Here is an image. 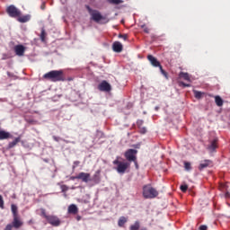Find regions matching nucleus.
<instances>
[{
    "instance_id": "obj_6",
    "label": "nucleus",
    "mask_w": 230,
    "mask_h": 230,
    "mask_svg": "<svg viewBox=\"0 0 230 230\" xmlns=\"http://www.w3.org/2000/svg\"><path fill=\"white\" fill-rule=\"evenodd\" d=\"M5 13L10 18L13 19L22 16V11L13 4L8 5L5 9Z\"/></svg>"
},
{
    "instance_id": "obj_44",
    "label": "nucleus",
    "mask_w": 230,
    "mask_h": 230,
    "mask_svg": "<svg viewBox=\"0 0 230 230\" xmlns=\"http://www.w3.org/2000/svg\"><path fill=\"white\" fill-rule=\"evenodd\" d=\"M70 180H72V181L78 180L77 175H75V176H71Z\"/></svg>"
},
{
    "instance_id": "obj_11",
    "label": "nucleus",
    "mask_w": 230,
    "mask_h": 230,
    "mask_svg": "<svg viewBox=\"0 0 230 230\" xmlns=\"http://www.w3.org/2000/svg\"><path fill=\"white\" fill-rule=\"evenodd\" d=\"M14 53L18 57H23L25 53V47L23 45H16L14 46Z\"/></svg>"
},
{
    "instance_id": "obj_8",
    "label": "nucleus",
    "mask_w": 230,
    "mask_h": 230,
    "mask_svg": "<svg viewBox=\"0 0 230 230\" xmlns=\"http://www.w3.org/2000/svg\"><path fill=\"white\" fill-rule=\"evenodd\" d=\"M47 222L55 227L61 225V219L56 215H49V217L47 218Z\"/></svg>"
},
{
    "instance_id": "obj_28",
    "label": "nucleus",
    "mask_w": 230,
    "mask_h": 230,
    "mask_svg": "<svg viewBox=\"0 0 230 230\" xmlns=\"http://www.w3.org/2000/svg\"><path fill=\"white\" fill-rule=\"evenodd\" d=\"M108 3L111 4L119 5V4H121L123 1L122 0H108Z\"/></svg>"
},
{
    "instance_id": "obj_43",
    "label": "nucleus",
    "mask_w": 230,
    "mask_h": 230,
    "mask_svg": "<svg viewBox=\"0 0 230 230\" xmlns=\"http://www.w3.org/2000/svg\"><path fill=\"white\" fill-rule=\"evenodd\" d=\"M76 221H81L82 220V216L78 215L75 217Z\"/></svg>"
},
{
    "instance_id": "obj_25",
    "label": "nucleus",
    "mask_w": 230,
    "mask_h": 230,
    "mask_svg": "<svg viewBox=\"0 0 230 230\" xmlns=\"http://www.w3.org/2000/svg\"><path fill=\"white\" fill-rule=\"evenodd\" d=\"M40 217H42L46 220H48V217H49V215L47 214L46 209L43 208H40Z\"/></svg>"
},
{
    "instance_id": "obj_36",
    "label": "nucleus",
    "mask_w": 230,
    "mask_h": 230,
    "mask_svg": "<svg viewBox=\"0 0 230 230\" xmlns=\"http://www.w3.org/2000/svg\"><path fill=\"white\" fill-rule=\"evenodd\" d=\"M69 190V187L66 184L61 185L62 192H66Z\"/></svg>"
},
{
    "instance_id": "obj_21",
    "label": "nucleus",
    "mask_w": 230,
    "mask_h": 230,
    "mask_svg": "<svg viewBox=\"0 0 230 230\" xmlns=\"http://www.w3.org/2000/svg\"><path fill=\"white\" fill-rule=\"evenodd\" d=\"M180 78H182L183 80L187 82H191V79L190 78V74L184 73V72H180L179 75Z\"/></svg>"
},
{
    "instance_id": "obj_29",
    "label": "nucleus",
    "mask_w": 230,
    "mask_h": 230,
    "mask_svg": "<svg viewBox=\"0 0 230 230\" xmlns=\"http://www.w3.org/2000/svg\"><path fill=\"white\" fill-rule=\"evenodd\" d=\"M184 168H185V171H191V163L190 162H184Z\"/></svg>"
},
{
    "instance_id": "obj_14",
    "label": "nucleus",
    "mask_w": 230,
    "mask_h": 230,
    "mask_svg": "<svg viewBox=\"0 0 230 230\" xmlns=\"http://www.w3.org/2000/svg\"><path fill=\"white\" fill-rule=\"evenodd\" d=\"M12 137H13V135L10 132L4 129H0V141L7 140Z\"/></svg>"
},
{
    "instance_id": "obj_20",
    "label": "nucleus",
    "mask_w": 230,
    "mask_h": 230,
    "mask_svg": "<svg viewBox=\"0 0 230 230\" xmlns=\"http://www.w3.org/2000/svg\"><path fill=\"white\" fill-rule=\"evenodd\" d=\"M127 222H128V217L122 216L119 217V219L118 221V226L119 227H123Z\"/></svg>"
},
{
    "instance_id": "obj_46",
    "label": "nucleus",
    "mask_w": 230,
    "mask_h": 230,
    "mask_svg": "<svg viewBox=\"0 0 230 230\" xmlns=\"http://www.w3.org/2000/svg\"><path fill=\"white\" fill-rule=\"evenodd\" d=\"M155 110L156 111H159V106H156V107L155 108Z\"/></svg>"
},
{
    "instance_id": "obj_19",
    "label": "nucleus",
    "mask_w": 230,
    "mask_h": 230,
    "mask_svg": "<svg viewBox=\"0 0 230 230\" xmlns=\"http://www.w3.org/2000/svg\"><path fill=\"white\" fill-rule=\"evenodd\" d=\"M47 36H48V33H47L45 28H41V32L40 35V41L45 43Z\"/></svg>"
},
{
    "instance_id": "obj_30",
    "label": "nucleus",
    "mask_w": 230,
    "mask_h": 230,
    "mask_svg": "<svg viewBox=\"0 0 230 230\" xmlns=\"http://www.w3.org/2000/svg\"><path fill=\"white\" fill-rule=\"evenodd\" d=\"M161 71V74L165 77L168 78V73L166 71H164V69H163V66H161L160 67H158Z\"/></svg>"
},
{
    "instance_id": "obj_42",
    "label": "nucleus",
    "mask_w": 230,
    "mask_h": 230,
    "mask_svg": "<svg viewBox=\"0 0 230 230\" xmlns=\"http://www.w3.org/2000/svg\"><path fill=\"white\" fill-rule=\"evenodd\" d=\"M40 9H41L42 11H44V10L46 9V4H45V3H43V4L40 5Z\"/></svg>"
},
{
    "instance_id": "obj_31",
    "label": "nucleus",
    "mask_w": 230,
    "mask_h": 230,
    "mask_svg": "<svg viewBox=\"0 0 230 230\" xmlns=\"http://www.w3.org/2000/svg\"><path fill=\"white\" fill-rule=\"evenodd\" d=\"M0 208L4 209V200L2 195H0Z\"/></svg>"
},
{
    "instance_id": "obj_7",
    "label": "nucleus",
    "mask_w": 230,
    "mask_h": 230,
    "mask_svg": "<svg viewBox=\"0 0 230 230\" xmlns=\"http://www.w3.org/2000/svg\"><path fill=\"white\" fill-rule=\"evenodd\" d=\"M137 150L133 149V148L128 149L124 154V156H125L126 160L129 164H131L132 162H136V160H137Z\"/></svg>"
},
{
    "instance_id": "obj_22",
    "label": "nucleus",
    "mask_w": 230,
    "mask_h": 230,
    "mask_svg": "<svg viewBox=\"0 0 230 230\" xmlns=\"http://www.w3.org/2000/svg\"><path fill=\"white\" fill-rule=\"evenodd\" d=\"M217 139H214L211 144L208 146V149L210 151V152H214L216 150V148L217 147Z\"/></svg>"
},
{
    "instance_id": "obj_4",
    "label": "nucleus",
    "mask_w": 230,
    "mask_h": 230,
    "mask_svg": "<svg viewBox=\"0 0 230 230\" xmlns=\"http://www.w3.org/2000/svg\"><path fill=\"white\" fill-rule=\"evenodd\" d=\"M113 164L116 165L115 170L119 174H125L131 166L130 162L120 161L119 157L113 161Z\"/></svg>"
},
{
    "instance_id": "obj_2",
    "label": "nucleus",
    "mask_w": 230,
    "mask_h": 230,
    "mask_svg": "<svg viewBox=\"0 0 230 230\" xmlns=\"http://www.w3.org/2000/svg\"><path fill=\"white\" fill-rule=\"evenodd\" d=\"M43 79L50 81L52 83L65 82L66 76L64 70H51L43 75Z\"/></svg>"
},
{
    "instance_id": "obj_9",
    "label": "nucleus",
    "mask_w": 230,
    "mask_h": 230,
    "mask_svg": "<svg viewBox=\"0 0 230 230\" xmlns=\"http://www.w3.org/2000/svg\"><path fill=\"white\" fill-rule=\"evenodd\" d=\"M98 90L101 92L110 93L112 90L111 84L108 83L106 80H103L98 85Z\"/></svg>"
},
{
    "instance_id": "obj_41",
    "label": "nucleus",
    "mask_w": 230,
    "mask_h": 230,
    "mask_svg": "<svg viewBox=\"0 0 230 230\" xmlns=\"http://www.w3.org/2000/svg\"><path fill=\"white\" fill-rule=\"evenodd\" d=\"M133 163L135 164V167L137 169H139V164H137V159H135V161H133Z\"/></svg>"
},
{
    "instance_id": "obj_26",
    "label": "nucleus",
    "mask_w": 230,
    "mask_h": 230,
    "mask_svg": "<svg viewBox=\"0 0 230 230\" xmlns=\"http://www.w3.org/2000/svg\"><path fill=\"white\" fill-rule=\"evenodd\" d=\"M92 181L95 183V184H99L101 182V177L99 174H94Z\"/></svg>"
},
{
    "instance_id": "obj_17",
    "label": "nucleus",
    "mask_w": 230,
    "mask_h": 230,
    "mask_svg": "<svg viewBox=\"0 0 230 230\" xmlns=\"http://www.w3.org/2000/svg\"><path fill=\"white\" fill-rule=\"evenodd\" d=\"M67 211L69 214L76 215L79 212V208L75 204H71L68 206Z\"/></svg>"
},
{
    "instance_id": "obj_3",
    "label": "nucleus",
    "mask_w": 230,
    "mask_h": 230,
    "mask_svg": "<svg viewBox=\"0 0 230 230\" xmlns=\"http://www.w3.org/2000/svg\"><path fill=\"white\" fill-rule=\"evenodd\" d=\"M142 195L146 199H154L159 196V191L152 184H146L143 186Z\"/></svg>"
},
{
    "instance_id": "obj_23",
    "label": "nucleus",
    "mask_w": 230,
    "mask_h": 230,
    "mask_svg": "<svg viewBox=\"0 0 230 230\" xmlns=\"http://www.w3.org/2000/svg\"><path fill=\"white\" fill-rule=\"evenodd\" d=\"M215 102L217 107H222L224 104V102L219 95L215 96Z\"/></svg>"
},
{
    "instance_id": "obj_40",
    "label": "nucleus",
    "mask_w": 230,
    "mask_h": 230,
    "mask_svg": "<svg viewBox=\"0 0 230 230\" xmlns=\"http://www.w3.org/2000/svg\"><path fill=\"white\" fill-rule=\"evenodd\" d=\"M208 229V226L206 225H201L199 226V230H207Z\"/></svg>"
},
{
    "instance_id": "obj_18",
    "label": "nucleus",
    "mask_w": 230,
    "mask_h": 230,
    "mask_svg": "<svg viewBox=\"0 0 230 230\" xmlns=\"http://www.w3.org/2000/svg\"><path fill=\"white\" fill-rule=\"evenodd\" d=\"M21 141H22L21 137H15L13 141L8 143V148L12 149V148L15 147L17 146V144L20 143Z\"/></svg>"
},
{
    "instance_id": "obj_33",
    "label": "nucleus",
    "mask_w": 230,
    "mask_h": 230,
    "mask_svg": "<svg viewBox=\"0 0 230 230\" xmlns=\"http://www.w3.org/2000/svg\"><path fill=\"white\" fill-rule=\"evenodd\" d=\"M119 39H121L124 41H127L128 40V34H119Z\"/></svg>"
},
{
    "instance_id": "obj_45",
    "label": "nucleus",
    "mask_w": 230,
    "mask_h": 230,
    "mask_svg": "<svg viewBox=\"0 0 230 230\" xmlns=\"http://www.w3.org/2000/svg\"><path fill=\"white\" fill-rule=\"evenodd\" d=\"M53 139H54L56 142H59V137H56V136L53 137Z\"/></svg>"
},
{
    "instance_id": "obj_35",
    "label": "nucleus",
    "mask_w": 230,
    "mask_h": 230,
    "mask_svg": "<svg viewBox=\"0 0 230 230\" xmlns=\"http://www.w3.org/2000/svg\"><path fill=\"white\" fill-rule=\"evenodd\" d=\"M179 85H180V86H182L183 88L191 87V84H186V83H184V82H179Z\"/></svg>"
},
{
    "instance_id": "obj_10",
    "label": "nucleus",
    "mask_w": 230,
    "mask_h": 230,
    "mask_svg": "<svg viewBox=\"0 0 230 230\" xmlns=\"http://www.w3.org/2000/svg\"><path fill=\"white\" fill-rule=\"evenodd\" d=\"M77 180H81L83 182L88 183L92 181L91 173L81 172L76 175Z\"/></svg>"
},
{
    "instance_id": "obj_32",
    "label": "nucleus",
    "mask_w": 230,
    "mask_h": 230,
    "mask_svg": "<svg viewBox=\"0 0 230 230\" xmlns=\"http://www.w3.org/2000/svg\"><path fill=\"white\" fill-rule=\"evenodd\" d=\"M141 28L144 30L146 34H150V29L146 25H141Z\"/></svg>"
},
{
    "instance_id": "obj_24",
    "label": "nucleus",
    "mask_w": 230,
    "mask_h": 230,
    "mask_svg": "<svg viewBox=\"0 0 230 230\" xmlns=\"http://www.w3.org/2000/svg\"><path fill=\"white\" fill-rule=\"evenodd\" d=\"M194 93V96L197 100H200L202 98V96L204 95V93L199 92V91H193Z\"/></svg>"
},
{
    "instance_id": "obj_16",
    "label": "nucleus",
    "mask_w": 230,
    "mask_h": 230,
    "mask_svg": "<svg viewBox=\"0 0 230 230\" xmlns=\"http://www.w3.org/2000/svg\"><path fill=\"white\" fill-rule=\"evenodd\" d=\"M31 16L30 14H26V15H20L19 17H17V22L20 23H27L31 21Z\"/></svg>"
},
{
    "instance_id": "obj_1",
    "label": "nucleus",
    "mask_w": 230,
    "mask_h": 230,
    "mask_svg": "<svg viewBox=\"0 0 230 230\" xmlns=\"http://www.w3.org/2000/svg\"><path fill=\"white\" fill-rule=\"evenodd\" d=\"M11 211L13 215V221L5 226L4 230H18L23 226V221L19 215L18 207L15 204L11 205Z\"/></svg>"
},
{
    "instance_id": "obj_5",
    "label": "nucleus",
    "mask_w": 230,
    "mask_h": 230,
    "mask_svg": "<svg viewBox=\"0 0 230 230\" xmlns=\"http://www.w3.org/2000/svg\"><path fill=\"white\" fill-rule=\"evenodd\" d=\"M87 11L91 15L92 20L96 23H100L102 21L107 20V18L98 10H93L90 6H87Z\"/></svg>"
},
{
    "instance_id": "obj_39",
    "label": "nucleus",
    "mask_w": 230,
    "mask_h": 230,
    "mask_svg": "<svg viewBox=\"0 0 230 230\" xmlns=\"http://www.w3.org/2000/svg\"><path fill=\"white\" fill-rule=\"evenodd\" d=\"M137 125L138 128H142L143 127V120H141V119L137 120Z\"/></svg>"
},
{
    "instance_id": "obj_12",
    "label": "nucleus",
    "mask_w": 230,
    "mask_h": 230,
    "mask_svg": "<svg viewBox=\"0 0 230 230\" xmlns=\"http://www.w3.org/2000/svg\"><path fill=\"white\" fill-rule=\"evenodd\" d=\"M147 60L150 62V64L154 67L161 66V62H159V60H157V58L155 57H154L153 55H147Z\"/></svg>"
},
{
    "instance_id": "obj_47",
    "label": "nucleus",
    "mask_w": 230,
    "mask_h": 230,
    "mask_svg": "<svg viewBox=\"0 0 230 230\" xmlns=\"http://www.w3.org/2000/svg\"><path fill=\"white\" fill-rule=\"evenodd\" d=\"M32 223H33V220L31 219V220L29 221V224H32Z\"/></svg>"
},
{
    "instance_id": "obj_48",
    "label": "nucleus",
    "mask_w": 230,
    "mask_h": 230,
    "mask_svg": "<svg viewBox=\"0 0 230 230\" xmlns=\"http://www.w3.org/2000/svg\"><path fill=\"white\" fill-rule=\"evenodd\" d=\"M140 230H146V228H141Z\"/></svg>"
},
{
    "instance_id": "obj_34",
    "label": "nucleus",
    "mask_w": 230,
    "mask_h": 230,
    "mask_svg": "<svg viewBox=\"0 0 230 230\" xmlns=\"http://www.w3.org/2000/svg\"><path fill=\"white\" fill-rule=\"evenodd\" d=\"M180 190L182 191V192H186L188 191V184H182L180 186Z\"/></svg>"
},
{
    "instance_id": "obj_38",
    "label": "nucleus",
    "mask_w": 230,
    "mask_h": 230,
    "mask_svg": "<svg viewBox=\"0 0 230 230\" xmlns=\"http://www.w3.org/2000/svg\"><path fill=\"white\" fill-rule=\"evenodd\" d=\"M139 132H140V134H142V135L146 134V128H145V127H140V128H139Z\"/></svg>"
},
{
    "instance_id": "obj_15",
    "label": "nucleus",
    "mask_w": 230,
    "mask_h": 230,
    "mask_svg": "<svg viewBox=\"0 0 230 230\" xmlns=\"http://www.w3.org/2000/svg\"><path fill=\"white\" fill-rule=\"evenodd\" d=\"M210 165H212V161L208 160V159H205L200 162V164L199 165V171H202V170L209 167Z\"/></svg>"
},
{
    "instance_id": "obj_27",
    "label": "nucleus",
    "mask_w": 230,
    "mask_h": 230,
    "mask_svg": "<svg viewBox=\"0 0 230 230\" xmlns=\"http://www.w3.org/2000/svg\"><path fill=\"white\" fill-rule=\"evenodd\" d=\"M139 221H136L133 225L130 226V230H139Z\"/></svg>"
},
{
    "instance_id": "obj_13",
    "label": "nucleus",
    "mask_w": 230,
    "mask_h": 230,
    "mask_svg": "<svg viewBox=\"0 0 230 230\" xmlns=\"http://www.w3.org/2000/svg\"><path fill=\"white\" fill-rule=\"evenodd\" d=\"M112 50L115 53H121L123 51V44L119 41H115L112 44Z\"/></svg>"
},
{
    "instance_id": "obj_37",
    "label": "nucleus",
    "mask_w": 230,
    "mask_h": 230,
    "mask_svg": "<svg viewBox=\"0 0 230 230\" xmlns=\"http://www.w3.org/2000/svg\"><path fill=\"white\" fill-rule=\"evenodd\" d=\"M81 164V162L76 160V161H74L73 163V169H75L76 167H78L79 165Z\"/></svg>"
}]
</instances>
